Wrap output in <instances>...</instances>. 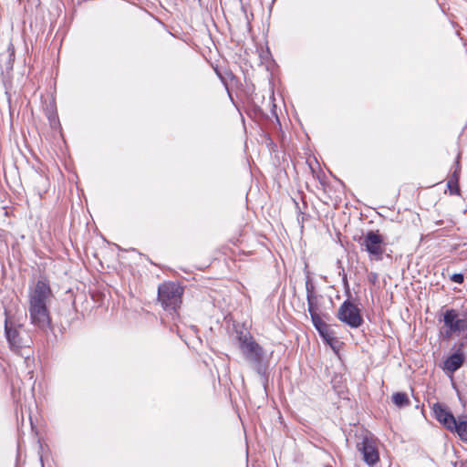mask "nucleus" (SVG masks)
<instances>
[{"instance_id":"nucleus-5","label":"nucleus","mask_w":467,"mask_h":467,"mask_svg":"<svg viewBox=\"0 0 467 467\" xmlns=\"http://www.w3.org/2000/svg\"><path fill=\"white\" fill-rule=\"evenodd\" d=\"M182 288L174 283H165L159 286L158 300L166 310L176 311L182 303Z\"/></svg>"},{"instance_id":"nucleus-13","label":"nucleus","mask_w":467,"mask_h":467,"mask_svg":"<svg viewBox=\"0 0 467 467\" xmlns=\"http://www.w3.org/2000/svg\"><path fill=\"white\" fill-rule=\"evenodd\" d=\"M318 334L327 344H328L331 347L333 346V342L335 341V336L334 332L330 329L329 326L324 330H321L320 333Z\"/></svg>"},{"instance_id":"nucleus-21","label":"nucleus","mask_w":467,"mask_h":467,"mask_svg":"<svg viewBox=\"0 0 467 467\" xmlns=\"http://www.w3.org/2000/svg\"><path fill=\"white\" fill-rule=\"evenodd\" d=\"M447 187L450 190L451 194H460V192H454V183H451V181L448 180Z\"/></svg>"},{"instance_id":"nucleus-24","label":"nucleus","mask_w":467,"mask_h":467,"mask_svg":"<svg viewBox=\"0 0 467 467\" xmlns=\"http://www.w3.org/2000/svg\"><path fill=\"white\" fill-rule=\"evenodd\" d=\"M25 358H29V354H26V355L25 356Z\"/></svg>"},{"instance_id":"nucleus-8","label":"nucleus","mask_w":467,"mask_h":467,"mask_svg":"<svg viewBox=\"0 0 467 467\" xmlns=\"http://www.w3.org/2000/svg\"><path fill=\"white\" fill-rule=\"evenodd\" d=\"M358 449L363 456L364 462L373 466L379 460V454L377 448L376 441L368 436L362 439V441L358 444Z\"/></svg>"},{"instance_id":"nucleus-1","label":"nucleus","mask_w":467,"mask_h":467,"mask_svg":"<svg viewBox=\"0 0 467 467\" xmlns=\"http://www.w3.org/2000/svg\"><path fill=\"white\" fill-rule=\"evenodd\" d=\"M53 296L49 281L46 277L39 278L28 290V312L32 324L41 330H47L51 326V318L47 303Z\"/></svg>"},{"instance_id":"nucleus-7","label":"nucleus","mask_w":467,"mask_h":467,"mask_svg":"<svg viewBox=\"0 0 467 467\" xmlns=\"http://www.w3.org/2000/svg\"><path fill=\"white\" fill-rule=\"evenodd\" d=\"M443 322L446 327L444 337L447 338L451 337L453 333L467 330V320L459 318L455 309L446 310L443 314Z\"/></svg>"},{"instance_id":"nucleus-3","label":"nucleus","mask_w":467,"mask_h":467,"mask_svg":"<svg viewBox=\"0 0 467 467\" xmlns=\"http://www.w3.org/2000/svg\"><path fill=\"white\" fill-rule=\"evenodd\" d=\"M5 334L9 348L13 352L20 354L23 357L25 356V354L22 353L24 349H27L29 352L32 341L27 332L23 329L21 325H16L8 317H5Z\"/></svg>"},{"instance_id":"nucleus-9","label":"nucleus","mask_w":467,"mask_h":467,"mask_svg":"<svg viewBox=\"0 0 467 467\" xmlns=\"http://www.w3.org/2000/svg\"><path fill=\"white\" fill-rule=\"evenodd\" d=\"M435 418L449 431L455 428L456 419L453 414L442 404L436 403L433 406Z\"/></svg>"},{"instance_id":"nucleus-23","label":"nucleus","mask_w":467,"mask_h":467,"mask_svg":"<svg viewBox=\"0 0 467 467\" xmlns=\"http://www.w3.org/2000/svg\"><path fill=\"white\" fill-rule=\"evenodd\" d=\"M377 278V275H374L373 277H371V280H374Z\"/></svg>"},{"instance_id":"nucleus-6","label":"nucleus","mask_w":467,"mask_h":467,"mask_svg":"<svg viewBox=\"0 0 467 467\" xmlns=\"http://www.w3.org/2000/svg\"><path fill=\"white\" fill-rule=\"evenodd\" d=\"M337 318L351 328H358L364 323L360 309L351 301L345 300L339 306Z\"/></svg>"},{"instance_id":"nucleus-4","label":"nucleus","mask_w":467,"mask_h":467,"mask_svg":"<svg viewBox=\"0 0 467 467\" xmlns=\"http://www.w3.org/2000/svg\"><path fill=\"white\" fill-rule=\"evenodd\" d=\"M362 250L368 254L370 260L380 261L385 253V241L379 230H369L357 239Z\"/></svg>"},{"instance_id":"nucleus-22","label":"nucleus","mask_w":467,"mask_h":467,"mask_svg":"<svg viewBox=\"0 0 467 467\" xmlns=\"http://www.w3.org/2000/svg\"><path fill=\"white\" fill-rule=\"evenodd\" d=\"M377 278V275H374L373 277H371V280H374Z\"/></svg>"},{"instance_id":"nucleus-12","label":"nucleus","mask_w":467,"mask_h":467,"mask_svg":"<svg viewBox=\"0 0 467 467\" xmlns=\"http://www.w3.org/2000/svg\"><path fill=\"white\" fill-rule=\"evenodd\" d=\"M393 403L399 408H404L410 405V400L405 392H396L392 395Z\"/></svg>"},{"instance_id":"nucleus-17","label":"nucleus","mask_w":467,"mask_h":467,"mask_svg":"<svg viewBox=\"0 0 467 467\" xmlns=\"http://www.w3.org/2000/svg\"><path fill=\"white\" fill-rule=\"evenodd\" d=\"M450 279L457 284H462L464 281V275L462 273H455L450 276Z\"/></svg>"},{"instance_id":"nucleus-15","label":"nucleus","mask_w":467,"mask_h":467,"mask_svg":"<svg viewBox=\"0 0 467 467\" xmlns=\"http://www.w3.org/2000/svg\"><path fill=\"white\" fill-rule=\"evenodd\" d=\"M306 297L317 296V295L315 293V285L309 276H306Z\"/></svg>"},{"instance_id":"nucleus-18","label":"nucleus","mask_w":467,"mask_h":467,"mask_svg":"<svg viewBox=\"0 0 467 467\" xmlns=\"http://www.w3.org/2000/svg\"><path fill=\"white\" fill-rule=\"evenodd\" d=\"M8 52L9 53H8V67H7V68H12V67H13L12 62L14 61V57H15L14 48L9 47Z\"/></svg>"},{"instance_id":"nucleus-2","label":"nucleus","mask_w":467,"mask_h":467,"mask_svg":"<svg viewBox=\"0 0 467 467\" xmlns=\"http://www.w3.org/2000/svg\"><path fill=\"white\" fill-rule=\"evenodd\" d=\"M237 340L243 358L250 368L258 374L265 387L268 381L270 363V358L267 357L265 350L250 334L241 332Z\"/></svg>"},{"instance_id":"nucleus-20","label":"nucleus","mask_w":467,"mask_h":467,"mask_svg":"<svg viewBox=\"0 0 467 467\" xmlns=\"http://www.w3.org/2000/svg\"><path fill=\"white\" fill-rule=\"evenodd\" d=\"M314 327L317 330V332L320 333V331L327 328L328 327V325L326 322L322 321L318 324H316V326H314Z\"/></svg>"},{"instance_id":"nucleus-19","label":"nucleus","mask_w":467,"mask_h":467,"mask_svg":"<svg viewBox=\"0 0 467 467\" xmlns=\"http://www.w3.org/2000/svg\"><path fill=\"white\" fill-rule=\"evenodd\" d=\"M309 315L311 317V321L313 323V326H316V324H318V323L323 321L321 319V317H319V315L317 314V313H311Z\"/></svg>"},{"instance_id":"nucleus-10","label":"nucleus","mask_w":467,"mask_h":467,"mask_svg":"<svg viewBox=\"0 0 467 467\" xmlns=\"http://www.w3.org/2000/svg\"><path fill=\"white\" fill-rule=\"evenodd\" d=\"M464 360L465 356L463 352L458 349L445 359L443 368L448 372L453 373L463 365Z\"/></svg>"},{"instance_id":"nucleus-14","label":"nucleus","mask_w":467,"mask_h":467,"mask_svg":"<svg viewBox=\"0 0 467 467\" xmlns=\"http://www.w3.org/2000/svg\"><path fill=\"white\" fill-rule=\"evenodd\" d=\"M457 168L455 171L451 173V175L449 178V181H451V183H454V192H460V187H459V179H460V168H459V161L456 162Z\"/></svg>"},{"instance_id":"nucleus-16","label":"nucleus","mask_w":467,"mask_h":467,"mask_svg":"<svg viewBox=\"0 0 467 467\" xmlns=\"http://www.w3.org/2000/svg\"><path fill=\"white\" fill-rule=\"evenodd\" d=\"M307 300V306H308V312L311 313H317V296H312V297H306Z\"/></svg>"},{"instance_id":"nucleus-11","label":"nucleus","mask_w":467,"mask_h":467,"mask_svg":"<svg viewBox=\"0 0 467 467\" xmlns=\"http://www.w3.org/2000/svg\"><path fill=\"white\" fill-rule=\"evenodd\" d=\"M451 431H455L462 441H467V419L456 420L455 428H451Z\"/></svg>"}]
</instances>
